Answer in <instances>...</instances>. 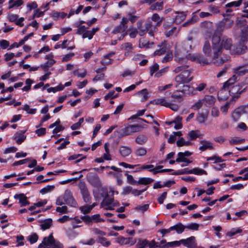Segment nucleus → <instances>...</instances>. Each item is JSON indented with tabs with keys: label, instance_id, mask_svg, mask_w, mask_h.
I'll use <instances>...</instances> for the list:
<instances>
[{
	"label": "nucleus",
	"instance_id": "obj_1",
	"mask_svg": "<svg viewBox=\"0 0 248 248\" xmlns=\"http://www.w3.org/2000/svg\"><path fill=\"white\" fill-rule=\"evenodd\" d=\"M188 65H184L177 66L174 70L175 73L181 72V73L175 77L176 82L180 84L187 83L193 79V76L191 75L192 70L187 69Z\"/></svg>",
	"mask_w": 248,
	"mask_h": 248
},
{
	"label": "nucleus",
	"instance_id": "obj_2",
	"mask_svg": "<svg viewBox=\"0 0 248 248\" xmlns=\"http://www.w3.org/2000/svg\"><path fill=\"white\" fill-rule=\"evenodd\" d=\"M218 39L215 37L213 41V56L212 57L213 63L217 66H220L225 62H227L230 60V57L229 55H225L218 57L221 53L218 48L217 41Z\"/></svg>",
	"mask_w": 248,
	"mask_h": 248
},
{
	"label": "nucleus",
	"instance_id": "obj_3",
	"mask_svg": "<svg viewBox=\"0 0 248 248\" xmlns=\"http://www.w3.org/2000/svg\"><path fill=\"white\" fill-rule=\"evenodd\" d=\"M45 246H51L52 248H63L62 243L54 239L52 232L48 236L45 237L43 238L42 243L38 245V248H43Z\"/></svg>",
	"mask_w": 248,
	"mask_h": 248
},
{
	"label": "nucleus",
	"instance_id": "obj_4",
	"mask_svg": "<svg viewBox=\"0 0 248 248\" xmlns=\"http://www.w3.org/2000/svg\"><path fill=\"white\" fill-rule=\"evenodd\" d=\"M175 57L176 58L179 59V61H180V60H183L185 58H186L187 59L190 60L192 61L197 62L202 65L208 64L210 63L206 58L200 54L194 55L188 53L187 55H183L181 57H179V55L177 53H176Z\"/></svg>",
	"mask_w": 248,
	"mask_h": 248
},
{
	"label": "nucleus",
	"instance_id": "obj_5",
	"mask_svg": "<svg viewBox=\"0 0 248 248\" xmlns=\"http://www.w3.org/2000/svg\"><path fill=\"white\" fill-rule=\"evenodd\" d=\"M215 37L218 39L217 46L218 48H219L220 52H222V48H224L225 49H230L232 45V40L231 38H228L226 36H223L222 39L220 38L219 35H213L212 39V49H213V41Z\"/></svg>",
	"mask_w": 248,
	"mask_h": 248
},
{
	"label": "nucleus",
	"instance_id": "obj_6",
	"mask_svg": "<svg viewBox=\"0 0 248 248\" xmlns=\"http://www.w3.org/2000/svg\"><path fill=\"white\" fill-rule=\"evenodd\" d=\"M142 129V126L140 125L130 124L121 129L119 131L120 136L123 137L140 131Z\"/></svg>",
	"mask_w": 248,
	"mask_h": 248
},
{
	"label": "nucleus",
	"instance_id": "obj_7",
	"mask_svg": "<svg viewBox=\"0 0 248 248\" xmlns=\"http://www.w3.org/2000/svg\"><path fill=\"white\" fill-rule=\"evenodd\" d=\"M237 76L234 75L224 83L222 88L219 91L218 93V99L219 100L227 99V96L223 97L221 96V94L226 91V90H228L229 88L237 81Z\"/></svg>",
	"mask_w": 248,
	"mask_h": 248
},
{
	"label": "nucleus",
	"instance_id": "obj_8",
	"mask_svg": "<svg viewBox=\"0 0 248 248\" xmlns=\"http://www.w3.org/2000/svg\"><path fill=\"white\" fill-rule=\"evenodd\" d=\"M247 89V86L244 87L242 84H239L233 85L227 91L229 92L230 95L232 97L233 99H236L243 93L246 91Z\"/></svg>",
	"mask_w": 248,
	"mask_h": 248
},
{
	"label": "nucleus",
	"instance_id": "obj_9",
	"mask_svg": "<svg viewBox=\"0 0 248 248\" xmlns=\"http://www.w3.org/2000/svg\"><path fill=\"white\" fill-rule=\"evenodd\" d=\"M88 182L93 187L100 188L102 186L101 182L99 176L94 173H89L87 175Z\"/></svg>",
	"mask_w": 248,
	"mask_h": 248
},
{
	"label": "nucleus",
	"instance_id": "obj_10",
	"mask_svg": "<svg viewBox=\"0 0 248 248\" xmlns=\"http://www.w3.org/2000/svg\"><path fill=\"white\" fill-rule=\"evenodd\" d=\"M62 197L64 202L66 204L74 207H76L78 206V203L73 197L72 193L70 190H66Z\"/></svg>",
	"mask_w": 248,
	"mask_h": 248
},
{
	"label": "nucleus",
	"instance_id": "obj_11",
	"mask_svg": "<svg viewBox=\"0 0 248 248\" xmlns=\"http://www.w3.org/2000/svg\"><path fill=\"white\" fill-rule=\"evenodd\" d=\"M128 19H127V18L123 17L120 24L114 29L112 31V33L113 34H116L118 33H122L124 32L128 27Z\"/></svg>",
	"mask_w": 248,
	"mask_h": 248
},
{
	"label": "nucleus",
	"instance_id": "obj_12",
	"mask_svg": "<svg viewBox=\"0 0 248 248\" xmlns=\"http://www.w3.org/2000/svg\"><path fill=\"white\" fill-rule=\"evenodd\" d=\"M114 202V198L113 196L111 197H109L108 194L105 196L103 201L101 203V207L105 208L106 210H112L114 208L111 207V204Z\"/></svg>",
	"mask_w": 248,
	"mask_h": 248
},
{
	"label": "nucleus",
	"instance_id": "obj_13",
	"mask_svg": "<svg viewBox=\"0 0 248 248\" xmlns=\"http://www.w3.org/2000/svg\"><path fill=\"white\" fill-rule=\"evenodd\" d=\"M247 66H248V63L243 65H239L233 68L232 71L236 76H243L248 73V69L245 68Z\"/></svg>",
	"mask_w": 248,
	"mask_h": 248
},
{
	"label": "nucleus",
	"instance_id": "obj_14",
	"mask_svg": "<svg viewBox=\"0 0 248 248\" xmlns=\"http://www.w3.org/2000/svg\"><path fill=\"white\" fill-rule=\"evenodd\" d=\"M181 242L182 244L188 248H194L197 246L195 237L194 236H191L186 239H181Z\"/></svg>",
	"mask_w": 248,
	"mask_h": 248
},
{
	"label": "nucleus",
	"instance_id": "obj_15",
	"mask_svg": "<svg viewBox=\"0 0 248 248\" xmlns=\"http://www.w3.org/2000/svg\"><path fill=\"white\" fill-rule=\"evenodd\" d=\"M176 14H179L175 18H170V24L174 23L178 24L183 21L186 18V14L184 12H176Z\"/></svg>",
	"mask_w": 248,
	"mask_h": 248
},
{
	"label": "nucleus",
	"instance_id": "obj_16",
	"mask_svg": "<svg viewBox=\"0 0 248 248\" xmlns=\"http://www.w3.org/2000/svg\"><path fill=\"white\" fill-rule=\"evenodd\" d=\"M14 198L19 200V203L21 206H25L30 204V202L27 200V197L24 194H16L14 196Z\"/></svg>",
	"mask_w": 248,
	"mask_h": 248
},
{
	"label": "nucleus",
	"instance_id": "obj_17",
	"mask_svg": "<svg viewBox=\"0 0 248 248\" xmlns=\"http://www.w3.org/2000/svg\"><path fill=\"white\" fill-rule=\"evenodd\" d=\"M192 44L191 43L189 42L188 41H184L183 43V49L184 51L186 52V53H183L182 50H180V53L179 54L178 52L176 51L175 53V55L176 53H177L179 55V57H181L183 55H187L188 52L192 49Z\"/></svg>",
	"mask_w": 248,
	"mask_h": 248
},
{
	"label": "nucleus",
	"instance_id": "obj_18",
	"mask_svg": "<svg viewBox=\"0 0 248 248\" xmlns=\"http://www.w3.org/2000/svg\"><path fill=\"white\" fill-rule=\"evenodd\" d=\"M200 143L202 144V145L199 147V150L201 151H204L207 149H214L212 143L209 141L203 140H201Z\"/></svg>",
	"mask_w": 248,
	"mask_h": 248
},
{
	"label": "nucleus",
	"instance_id": "obj_19",
	"mask_svg": "<svg viewBox=\"0 0 248 248\" xmlns=\"http://www.w3.org/2000/svg\"><path fill=\"white\" fill-rule=\"evenodd\" d=\"M25 132V131H22L15 134L14 140H16L18 144H21L25 140L26 136L24 135Z\"/></svg>",
	"mask_w": 248,
	"mask_h": 248
},
{
	"label": "nucleus",
	"instance_id": "obj_20",
	"mask_svg": "<svg viewBox=\"0 0 248 248\" xmlns=\"http://www.w3.org/2000/svg\"><path fill=\"white\" fill-rule=\"evenodd\" d=\"M208 116V112L207 111L199 112L196 118L197 121L200 124H203L207 120Z\"/></svg>",
	"mask_w": 248,
	"mask_h": 248
},
{
	"label": "nucleus",
	"instance_id": "obj_21",
	"mask_svg": "<svg viewBox=\"0 0 248 248\" xmlns=\"http://www.w3.org/2000/svg\"><path fill=\"white\" fill-rule=\"evenodd\" d=\"M202 100L205 106L211 107L214 104L216 99L212 95H206Z\"/></svg>",
	"mask_w": 248,
	"mask_h": 248
},
{
	"label": "nucleus",
	"instance_id": "obj_22",
	"mask_svg": "<svg viewBox=\"0 0 248 248\" xmlns=\"http://www.w3.org/2000/svg\"><path fill=\"white\" fill-rule=\"evenodd\" d=\"M243 113V109L240 108L235 109L232 114V117L234 122L238 121Z\"/></svg>",
	"mask_w": 248,
	"mask_h": 248
},
{
	"label": "nucleus",
	"instance_id": "obj_23",
	"mask_svg": "<svg viewBox=\"0 0 248 248\" xmlns=\"http://www.w3.org/2000/svg\"><path fill=\"white\" fill-rule=\"evenodd\" d=\"M185 226L180 222L171 227L172 231H175L178 234H181L185 231Z\"/></svg>",
	"mask_w": 248,
	"mask_h": 248
},
{
	"label": "nucleus",
	"instance_id": "obj_24",
	"mask_svg": "<svg viewBox=\"0 0 248 248\" xmlns=\"http://www.w3.org/2000/svg\"><path fill=\"white\" fill-rule=\"evenodd\" d=\"M120 154L123 157H126L131 154L132 149L129 147L121 146L119 149Z\"/></svg>",
	"mask_w": 248,
	"mask_h": 248
},
{
	"label": "nucleus",
	"instance_id": "obj_25",
	"mask_svg": "<svg viewBox=\"0 0 248 248\" xmlns=\"http://www.w3.org/2000/svg\"><path fill=\"white\" fill-rule=\"evenodd\" d=\"M50 16L54 20H57L59 19H63L67 16V14L64 12L53 11Z\"/></svg>",
	"mask_w": 248,
	"mask_h": 248
},
{
	"label": "nucleus",
	"instance_id": "obj_26",
	"mask_svg": "<svg viewBox=\"0 0 248 248\" xmlns=\"http://www.w3.org/2000/svg\"><path fill=\"white\" fill-rule=\"evenodd\" d=\"M143 21L142 20H139L137 23V28L138 33L140 36H143L146 33V30H145V28L142 27Z\"/></svg>",
	"mask_w": 248,
	"mask_h": 248
},
{
	"label": "nucleus",
	"instance_id": "obj_27",
	"mask_svg": "<svg viewBox=\"0 0 248 248\" xmlns=\"http://www.w3.org/2000/svg\"><path fill=\"white\" fill-rule=\"evenodd\" d=\"M225 28V23L224 21H222L219 22L217 27V29L214 33L213 35H219L220 36L221 35V32L223 31Z\"/></svg>",
	"mask_w": 248,
	"mask_h": 248
},
{
	"label": "nucleus",
	"instance_id": "obj_28",
	"mask_svg": "<svg viewBox=\"0 0 248 248\" xmlns=\"http://www.w3.org/2000/svg\"><path fill=\"white\" fill-rule=\"evenodd\" d=\"M148 140V137L144 135H140L135 139L136 143L139 145H144Z\"/></svg>",
	"mask_w": 248,
	"mask_h": 248
},
{
	"label": "nucleus",
	"instance_id": "obj_29",
	"mask_svg": "<svg viewBox=\"0 0 248 248\" xmlns=\"http://www.w3.org/2000/svg\"><path fill=\"white\" fill-rule=\"evenodd\" d=\"M165 44L164 42H161L160 44L158 45V46L159 47V49H157L154 52V55L160 56L164 54L166 52Z\"/></svg>",
	"mask_w": 248,
	"mask_h": 248
},
{
	"label": "nucleus",
	"instance_id": "obj_30",
	"mask_svg": "<svg viewBox=\"0 0 248 248\" xmlns=\"http://www.w3.org/2000/svg\"><path fill=\"white\" fill-rule=\"evenodd\" d=\"M78 187L81 195L89 192L85 183L83 181H81L79 183Z\"/></svg>",
	"mask_w": 248,
	"mask_h": 248
},
{
	"label": "nucleus",
	"instance_id": "obj_31",
	"mask_svg": "<svg viewBox=\"0 0 248 248\" xmlns=\"http://www.w3.org/2000/svg\"><path fill=\"white\" fill-rule=\"evenodd\" d=\"M52 223V220L51 219H46L41 224V228L43 230L48 229L51 227Z\"/></svg>",
	"mask_w": 248,
	"mask_h": 248
},
{
	"label": "nucleus",
	"instance_id": "obj_32",
	"mask_svg": "<svg viewBox=\"0 0 248 248\" xmlns=\"http://www.w3.org/2000/svg\"><path fill=\"white\" fill-rule=\"evenodd\" d=\"M154 179L150 178L142 177L139 179V181L137 182V184H143L146 185L151 184L154 182Z\"/></svg>",
	"mask_w": 248,
	"mask_h": 248
},
{
	"label": "nucleus",
	"instance_id": "obj_33",
	"mask_svg": "<svg viewBox=\"0 0 248 248\" xmlns=\"http://www.w3.org/2000/svg\"><path fill=\"white\" fill-rule=\"evenodd\" d=\"M132 239V238H125L123 236H120L116 239V242L120 245H127L129 244L130 240Z\"/></svg>",
	"mask_w": 248,
	"mask_h": 248
},
{
	"label": "nucleus",
	"instance_id": "obj_34",
	"mask_svg": "<svg viewBox=\"0 0 248 248\" xmlns=\"http://www.w3.org/2000/svg\"><path fill=\"white\" fill-rule=\"evenodd\" d=\"M14 0H9V6L8 8L9 9L14 8L15 6L19 7L23 4V0H17L13 2Z\"/></svg>",
	"mask_w": 248,
	"mask_h": 248
},
{
	"label": "nucleus",
	"instance_id": "obj_35",
	"mask_svg": "<svg viewBox=\"0 0 248 248\" xmlns=\"http://www.w3.org/2000/svg\"><path fill=\"white\" fill-rule=\"evenodd\" d=\"M203 51L205 55H206L207 56H209L210 55L211 52V48L210 43L208 41H206L205 42L203 47Z\"/></svg>",
	"mask_w": 248,
	"mask_h": 248
},
{
	"label": "nucleus",
	"instance_id": "obj_36",
	"mask_svg": "<svg viewBox=\"0 0 248 248\" xmlns=\"http://www.w3.org/2000/svg\"><path fill=\"white\" fill-rule=\"evenodd\" d=\"M150 8L152 11L161 10L163 8V2H156V3L152 4Z\"/></svg>",
	"mask_w": 248,
	"mask_h": 248
},
{
	"label": "nucleus",
	"instance_id": "obj_37",
	"mask_svg": "<svg viewBox=\"0 0 248 248\" xmlns=\"http://www.w3.org/2000/svg\"><path fill=\"white\" fill-rule=\"evenodd\" d=\"M153 45H154L153 42L150 43L149 42L147 41L146 40H145L143 39H140V40L139 46H140V47L141 48H142V47L149 48Z\"/></svg>",
	"mask_w": 248,
	"mask_h": 248
},
{
	"label": "nucleus",
	"instance_id": "obj_38",
	"mask_svg": "<svg viewBox=\"0 0 248 248\" xmlns=\"http://www.w3.org/2000/svg\"><path fill=\"white\" fill-rule=\"evenodd\" d=\"M135 154L137 156H143L146 155V149L142 147L137 148L135 151Z\"/></svg>",
	"mask_w": 248,
	"mask_h": 248
},
{
	"label": "nucleus",
	"instance_id": "obj_39",
	"mask_svg": "<svg viewBox=\"0 0 248 248\" xmlns=\"http://www.w3.org/2000/svg\"><path fill=\"white\" fill-rule=\"evenodd\" d=\"M148 244V241L147 239H139L136 244L137 248H144Z\"/></svg>",
	"mask_w": 248,
	"mask_h": 248
},
{
	"label": "nucleus",
	"instance_id": "obj_40",
	"mask_svg": "<svg viewBox=\"0 0 248 248\" xmlns=\"http://www.w3.org/2000/svg\"><path fill=\"white\" fill-rule=\"evenodd\" d=\"M136 11L134 10L133 12H129L127 13L128 21H130L132 23H134L139 17V16L134 15Z\"/></svg>",
	"mask_w": 248,
	"mask_h": 248
},
{
	"label": "nucleus",
	"instance_id": "obj_41",
	"mask_svg": "<svg viewBox=\"0 0 248 248\" xmlns=\"http://www.w3.org/2000/svg\"><path fill=\"white\" fill-rule=\"evenodd\" d=\"M245 141V139H240L239 137H234L232 138L229 142L231 145H235L240 143H242Z\"/></svg>",
	"mask_w": 248,
	"mask_h": 248
},
{
	"label": "nucleus",
	"instance_id": "obj_42",
	"mask_svg": "<svg viewBox=\"0 0 248 248\" xmlns=\"http://www.w3.org/2000/svg\"><path fill=\"white\" fill-rule=\"evenodd\" d=\"M184 174H192L191 170H189L187 168H185L183 170H178L174 171L172 174L175 175H182Z\"/></svg>",
	"mask_w": 248,
	"mask_h": 248
},
{
	"label": "nucleus",
	"instance_id": "obj_43",
	"mask_svg": "<svg viewBox=\"0 0 248 248\" xmlns=\"http://www.w3.org/2000/svg\"><path fill=\"white\" fill-rule=\"evenodd\" d=\"M192 174H194L198 175H206L207 172L203 169L195 168L191 170Z\"/></svg>",
	"mask_w": 248,
	"mask_h": 248
},
{
	"label": "nucleus",
	"instance_id": "obj_44",
	"mask_svg": "<svg viewBox=\"0 0 248 248\" xmlns=\"http://www.w3.org/2000/svg\"><path fill=\"white\" fill-rule=\"evenodd\" d=\"M153 103L156 105H160L165 107L169 106V103L167 102L165 98H159L154 100Z\"/></svg>",
	"mask_w": 248,
	"mask_h": 248
},
{
	"label": "nucleus",
	"instance_id": "obj_45",
	"mask_svg": "<svg viewBox=\"0 0 248 248\" xmlns=\"http://www.w3.org/2000/svg\"><path fill=\"white\" fill-rule=\"evenodd\" d=\"M27 239L29 241L31 244H33L37 241L38 236L36 233H33L28 236Z\"/></svg>",
	"mask_w": 248,
	"mask_h": 248
},
{
	"label": "nucleus",
	"instance_id": "obj_46",
	"mask_svg": "<svg viewBox=\"0 0 248 248\" xmlns=\"http://www.w3.org/2000/svg\"><path fill=\"white\" fill-rule=\"evenodd\" d=\"M56 61L54 60H51L50 61H47L44 64L41 65V68L45 71L47 70L48 67H51L55 63Z\"/></svg>",
	"mask_w": 248,
	"mask_h": 248
},
{
	"label": "nucleus",
	"instance_id": "obj_47",
	"mask_svg": "<svg viewBox=\"0 0 248 248\" xmlns=\"http://www.w3.org/2000/svg\"><path fill=\"white\" fill-rule=\"evenodd\" d=\"M188 135L189 136L190 140H194L200 137V131L198 130H192L188 133Z\"/></svg>",
	"mask_w": 248,
	"mask_h": 248
},
{
	"label": "nucleus",
	"instance_id": "obj_48",
	"mask_svg": "<svg viewBox=\"0 0 248 248\" xmlns=\"http://www.w3.org/2000/svg\"><path fill=\"white\" fill-rule=\"evenodd\" d=\"M173 58V54L171 51H168L165 56L164 57L163 59L162 60V62L163 63H165L168 62H170L172 60Z\"/></svg>",
	"mask_w": 248,
	"mask_h": 248
},
{
	"label": "nucleus",
	"instance_id": "obj_49",
	"mask_svg": "<svg viewBox=\"0 0 248 248\" xmlns=\"http://www.w3.org/2000/svg\"><path fill=\"white\" fill-rule=\"evenodd\" d=\"M97 242L100 243L103 246L108 247L110 245V242L107 241L105 237H99L98 238Z\"/></svg>",
	"mask_w": 248,
	"mask_h": 248
},
{
	"label": "nucleus",
	"instance_id": "obj_50",
	"mask_svg": "<svg viewBox=\"0 0 248 248\" xmlns=\"http://www.w3.org/2000/svg\"><path fill=\"white\" fill-rule=\"evenodd\" d=\"M247 49V46L240 44L239 46L236 48V53L238 54H242L244 53Z\"/></svg>",
	"mask_w": 248,
	"mask_h": 248
},
{
	"label": "nucleus",
	"instance_id": "obj_51",
	"mask_svg": "<svg viewBox=\"0 0 248 248\" xmlns=\"http://www.w3.org/2000/svg\"><path fill=\"white\" fill-rule=\"evenodd\" d=\"M54 188H55V186L53 185H52V186L48 185L46 186L41 189L40 191V192L42 194H45L47 192L52 191Z\"/></svg>",
	"mask_w": 248,
	"mask_h": 248
},
{
	"label": "nucleus",
	"instance_id": "obj_52",
	"mask_svg": "<svg viewBox=\"0 0 248 248\" xmlns=\"http://www.w3.org/2000/svg\"><path fill=\"white\" fill-rule=\"evenodd\" d=\"M22 110L27 112L29 114H34L36 112V108H30L29 105L26 104L24 107L21 108Z\"/></svg>",
	"mask_w": 248,
	"mask_h": 248
},
{
	"label": "nucleus",
	"instance_id": "obj_53",
	"mask_svg": "<svg viewBox=\"0 0 248 248\" xmlns=\"http://www.w3.org/2000/svg\"><path fill=\"white\" fill-rule=\"evenodd\" d=\"M203 104V101L202 100H199L191 106V108L194 110H199L202 108Z\"/></svg>",
	"mask_w": 248,
	"mask_h": 248
},
{
	"label": "nucleus",
	"instance_id": "obj_54",
	"mask_svg": "<svg viewBox=\"0 0 248 248\" xmlns=\"http://www.w3.org/2000/svg\"><path fill=\"white\" fill-rule=\"evenodd\" d=\"M138 94L141 95L143 96L141 100L142 101L146 100L149 98L147 90L146 89H142L141 91L139 92Z\"/></svg>",
	"mask_w": 248,
	"mask_h": 248
},
{
	"label": "nucleus",
	"instance_id": "obj_55",
	"mask_svg": "<svg viewBox=\"0 0 248 248\" xmlns=\"http://www.w3.org/2000/svg\"><path fill=\"white\" fill-rule=\"evenodd\" d=\"M121 49L127 51L128 52L131 51L132 49V45L131 43L127 42L125 43L121 46Z\"/></svg>",
	"mask_w": 248,
	"mask_h": 248
},
{
	"label": "nucleus",
	"instance_id": "obj_56",
	"mask_svg": "<svg viewBox=\"0 0 248 248\" xmlns=\"http://www.w3.org/2000/svg\"><path fill=\"white\" fill-rule=\"evenodd\" d=\"M151 18L153 21L157 22V26H160L161 24V20H160V16L158 14H154Z\"/></svg>",
	"mask_w": 248,
	"mask_h": 248
},
{
	"label": "nucleus",
	"instance_id": "obj_57",
	"mask_svg": "<svg viewBox=\"0 0 248 248\" xmlns=\"http://www.w3.org/2000/svg\"><path fill=\"white\" fill-rule=\"evenodd\" d=\"M186 228L191 230H198L199 225L196 223H192L185 226Z\"/></svg>",
	"mask_w": 248,
	"mask_h": 248
},
{
	"label": "nucleus",
	"instance_id": "obj_58",
	"mask_svg": "<svg viewBox=\"0 0 248 248\" xmlns=\"http://www.w3.org/2000/svg\"><path fill=\"white\" fill-rule=\"evenodd\" d=\"M159 69V65L157 63H155L152 66L150 67V74L151 76L157 72Z\"/></svg>",
	"mask_w": 248,
	"mask_h": 248
},
{
	"label": "nucleus",
	"instance_id": "obj_59",
	"mask_svg": "<svg viewBox=\"0 0 248 248\" xmlns=\"http://www.w3.org/2000/svg\"><path fill=\"white\" fill-rule=\"evenodd\" d=\"M157 248H169V246L168 245V242H167L165 239L162 240L159 242H157Z\"/></svg>",
	"mask_w": 248,
	"mask_h": 248
},
{
	"label": "nucleus",
	"instance_id": "obj_60",
	"mask_svg": "<svg viewBox=\"0 0 248 248\" xmlns=\"http://www.w3.org/2000/svg\"><path fill=\"white\" fill-rule=\"evenodd\" d=\"M242 0H239L238 1H232L227 3L226 5L227 7H231L233 6L239 7L242 4Z\"/></svg>",
	"mask_w": 248,
	"mask_h": 248
},
{
	"label": "nucleus",
	"instance_id": "obj_61",
	"mask_svg": "<svg viewBox=\"0 0 248 248\" xmlns=\"http://www.w3.org/2000/svg\"><path fill=\"white\" fill-rule=\"evenodd\" d=\"M163 166L159 165L156 166L154 169L149 170V171L153 172L154 175L158 173H163V171H161L162 169Z\"/></svg>",
	"mask_w": 248,
	"mask_h": 248
},
{
	"label": "nucleus",
	"instance_id": "obj_62",
	"mask_svg": "<svg viewBox=\"0 0 248 248\" xmlns=\"http://www.w3.org/2000/svg\"><path fill=\"white\" fill-rule=\"evenodd\" d=\"M168 69V68L167 67L161 69L160 70L155 74V77L157 78L160 77L167 72Z\"/></svg>",
	"mask_w": 248,
	"mask_h": 248
},
{
	"label": "nucleus",
	"instance_id": "obj_63",
	"mask_svg": "<svg viewBox=\"0 0 248 248\" xmlns=\"http://www.w3.org/2000/svg\"><path fill=\"white\" fill-rule=\"evenodd\" d=\"M79 209L85 215L90 213L92 210L90 206L88 205L81 206Z\"/></svg>",
	"mask_w": 248,
	"mask_h": 248
},
{
	"label": "nucleus",
	"instance_id": "obj_64",
	"mask_svg": "<svg viewBox=\"0 0 248 248\" xmlns=\"http://www.w3.org/2000/svg\"><path fill=\"white\" fill-rule=\"evenodd\" d=\"M238 23L246 26L241 30L242 32H246L248 33V25H246L247 21L246 19L240 20Z\"/></svg>",
	"mask_w": 248,
	"mask_h": 248
}]
</instances>
